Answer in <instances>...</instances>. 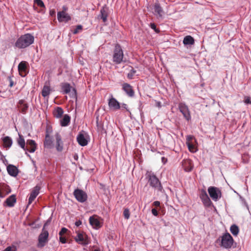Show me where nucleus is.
<instances>
[{
  "instance_id": "393cba45",
  "label": "nucleus",
  "mask_w": 251,
  "mask_h": 251,
  "mask_svg": "<svg viewBox=\"0 0 251 251\" xmlns=\"http://www.w3.org/2000/svg\"><path fill=\"white\" fill-rule=\"evenodd\" d=\"M16 202V197L14 195H12L8 197L5 201V203L9 207H12L14 205Z\"/></svg>"
},
{
  "instance_id": "3c124183",
  "label": "nucleus",
  "mask_w": 251,
  "mask_h": 251,
  "mask_svg": "<svg viewBox=\"0 0 251 251\" xmlns=\"http://www.w3.org/2000/svg\"><path fill=\"white\" fill-rule=\"evenodd\" d=\"M122 107L127 109V105L126 104H125V103L123 104L122 105Z\"/></svg>"
},
{
  "instance_id": "aec40b11",
  "label": "nucleus",
  "mask_w": 251,
  "mask_h": 251,
  "mask_svg": "<svg viewBox=\"0 0 251 251\" xmlns=\"http://www.w3.org/2000/svg\"><path fill=\"white\" fill-rule=\"evenodd\" d=\"M7 171L9 175L12 176H16L18 174L17 168L13 165H8Z\"/></svg>"
},
{
  "instance_id": "f03ea898",
  "label": "nucleus",
  "mask_w": 251,
  "mask_h": 251,
  "mask_svg": "<svg viewBox=\"0 0 251 251\" xmlns=\"http://www.w3.org/2000/svg\"><path fill=\"white\" fill-rule=\"evenodd\" d=\"M147 176L149 178L148 182L150 185L155 189L162 191L163 187L156 176L151 173H148L147 174Z\"/></svg>"
},
{
  "instance_id": "39448f33",
  "label": "nucleus",
  "mask_w": 251,
  "mask_h": 251,
  "mask_svg": "<svg viewBox=\"0 0 251 251\" xmlns=\"http://www.w3.org/2000/svg\"><path fill=\"white\" fill-rule=\"evenodd\" d=\"M233 239L229 233H226L223 235L221 239V246L226 249L230 248L233 244Z\"/></svg>"
},
{
  "instance_id": "5701e85b",
  "label": "nucleus",
  "mask_w": 251,
  "mask_h": 251,
  "mask_svg": "<svg viewBox=\"0 0 251 251\" xmlns=\"http://www.w3.org/2000/svg\"><path fill=\"white\" fill-rule=\"evenodd\" d=\"M123 89L125 92L127 94L128 96L129 97H132L134 95V91L132 89L131 86L127 83H125L123 85Z\"/></svg>"
},
{
  "instance_id": "0eeeda50",
  "label": "nucleus",
  "mask_w": 251,
  "mask_h": 251,
  "mask_svg": "<svg viewBox=\"0 0 251 251\" xmlns=\"http://www.w3.org/2000/svg\"><path fill=\"white\" fill-rule=\"evenodd\" d=\"M208 192L214 201H217L222 196L221 190L217 187L210 186L208 188Z\"/></svg>"
},
{
  "instance_id": "a18cd8bd",
  "label": "nucleus",
  "mask_w": 251,
  "mask_h": 251,
  "mask_svg": "<svg viewBox=\"0 0 251 251\" xmlns=\"http://www.w3.org/2000/svg\"><path fill=\"white\" fill-rule=\"evenodd\" d=\"M9 80L10 81L9 86L10 87H12L14 85V82L13 80H12L11 77L9 76L8 77Z\"/></svg>"
},
{
  "instance_id": "2eb2a0df",
  "label": "nucleus",
  "mask_w": 251,
  "mask_h": 251,
  "mask_svg": "<svg viewBox=\"0 0 251 251\" xmlns=\"http://www.w3.org/2000/svg\"><path fill=\"white\" fill-rule=\"evenodd\" d=\"M57 19L60 22H67L71 20V17L65 12L61 11L57 13Z\"/></svg>"
},
{
  "instance_id": "603ef678",
  "label": "nucleus",
  "mask_w": 251,
  "mask_h": 251,
  "mask_svg": "<svg viewBox=\"0 0 251 251\" xmlns=\"http://www.w3.org/2000/svg\"><path fill=\"white\" fill-rule=\"evenodd\" d=\"M4 197V195H3L2 194V193H1V192L0 191V198H3Z\"/></svg>"
},
{
  "instance_id": "37998d69",
  "label": "nucleus",
  "mask_w": 251,
  "mask_h": 251,
  "mask_svg": "<svg viewBox=\"0 0 251 251\" xmlns=\"http://www.w3.org/2000/svg\"><path fill=\"white\" fill-rule=\"evenodd\" d=\"M60 241L62 243H65L66 242V240L65 237L62 236H60Z\"/></svg>"
},
{
  "instance_id": "4468645a",
  "label": "nucleus",
  "mask_w": 251,
  "mask_h": 251,
  "mask_svg": "<svg viewBox=\"0 0 251 251\" xmlns=\"http://www.w3.org/2000/svg\"><path fill=\"white\" fill-rule=\"evenodd\" d=\"M55 148L59 152H61L63 150V143L62 141L61 137L58 133L55 134Z\"/></svg>"
},
{
  "instance_id": "4d7b16f0",
  "label": "nucleus",
  "mask_w": 251,
  "mask_h": 251,
  "mask_svg": "<svg viewBox=\"0 0 251 251\" xmlns=\"http://www.w3.org/2000/svg\"><path fill=\"white\" fill-rule=\"evenodd\" d=\"M76 158H78V156L75 157V159H76Z\"/></svg>"
},
{
  "instance_id": "6e6d98bb",
  "label": "nucleus",
  "mask_w": 251,
  "mask_h": 251,
  "mask_svg": "<svg viewBox=\"0 0 251 251\" xmlns=\"http://www.w3.org/2000/svg\"><path fill=\"white\" fill-rule=\"evenodd\" d=\"M76 158H78V156L75 157V159H76Z\"/></svg>"
},
{
  "instance_id": "2f4dec72",
  "label": "nucleus",
  "mask_w": 251,
  "mask_h": 251,
  "mask_svg": "<svg viewBox=\"0 0 251 251\" xmlns=\"http://www.w3.org/2000/svg\"><path fill=\"white\" fill-rule=\"evenodd\" d=\"M26 70V62L22 61L18 65V70L20 75L22 76L24 75L22 74L23 72H25Z\"/></svg>"
},
{
  "instance_id": "8fccbe9b",
  "label": "nucleus",
  "mask_w": 251,
  "mask_h": 251,
  "mask_svg": "<svg viewBox=\"0 0 251 251\" xmlns=\"http://www.w3.org/2000/svg\"><path fill=\"white\" fill-rule=\"evenodd\" d=\"M162 162L163 164H165L167 162V158H165L164 157H162Z\"/></svg>"
},
{
  "instance_id": "ddd939ff",
  "label": "nucleus",
  "mask_w": 251,
  "mask_h": 251,
  "mask_svg": "<svg viewBox=\"0 0 251 251\" xmlns=\"http://www.w3.org/2000/svg\"><path fill=\"white\" fill-rule=\"evenodd\" d=\"M75 240L76 242L80 244L84 245L89 243L87 236L84 234L78 233L75 237Z\"/></svg>"
},
{
  "instance_id": "f704fd0d",
  "label": "nucleus",
  "mask_w": 251,
  "mask_h": 251,
  "mask_svg": "<svg viewBox=\"0 0 251 251\" xmlns=\"http://www.w3.org/2000/svg\"><path fill=\"white\" fill-rule=\"evenodd\" d=\"M19 103L21 104V108L22 111L23 113L25 112L28 108L27 104L26 103H25L23 100H21L19 101Z\"/></svg>"
},
{
  "instance_id": "79ce46f5",
  "label": "nucleus",
  "mask_w": 251,
  "mask_h": 251,
  "mask_svg": "<svg viewBox=\"0 0 251 251\" xmlns=\"http://www.w3.org/2000/svg\"><path fill=\"white\" fill-rule=\"evenodd\" d=\"M67 231V229L65 227H63V228H62L61 230L60 231L59 234L60 236H62L65 233H66Z\"/></svg>"
},
{
  "instance_id": "a19ab883",
  "label": "nucleus",
  "mask_w": 251,
  "mask_h": 251,
  "mask_svg": "<svg viewBox=\"0 0 251 251\" xmlns=\"http://www.w3.org/2000/svg\"><path fill=\"white\" fill-rule=\"evenodd\" d=\"M135 72L136 71L135 70H134L133 69H131L130 72L127 75L128 78L129 79H132Z\"/></svg>"
},
{
  "instance_id": "6ab92c4d",
  "label": "nucleus",
  "mask_w": 251,
  "mask_h": 251,
  "mask_svg": "<svg viewBox=\"0 0 251 251\" xmlns=\"http://www.w3.org/2000/svg\"><path fill=\"white\" fill-rule=\"evenodd\" d=\"M108 105L109 107L113 110H117L120 108L119 102L113 98L109 99Z\"/></svg>"
},
{
  "instance_id": "473e14b6",
  "label": "nucleus",
  "mask_w": 251,
  "mask_h": 251,
  "mask_svg": "<svg viewBox=\"0 0 251 251\" xmlns=\"http://www.w3.org/2000/svg\"><path fill=\"white\" fill-rule=\"evenodd\" d=\"M183 43L184 45H193L194 43V40L191 36H187L184 37Z\"/></svg>"
},
{
  "instance_id": "c03bdc74",
  "label": "nucleus",
  "mask_w": 251,
  "mask_h": 251,
  "mask_svg": "<svg viewBox=\"0 0 251 251\" xmlns=\"http://www.w3.org/2000/svg\"><path fill=\"white\" fill-rule=\"evenodd\" d=\"M151 212L152 214L155 216H157L158 215V212L157 210L155 208L152 209Z\"/></svg>"
},
{
  "instance_id": "4be33fe9",
  "label": "nucleus",
  "mask_w": 251,
  "mask_h": 251,
  "mask_svg": "<svg viewBox=\"0 0 251 251\" xmlns=\"http://www.w3.org/2000/svg\"><path fill=\"white\" fill-rule=\"evenodd\" d=\"M154 14L158 17H162L164 12L160 4L158 3H155L154 6Z\"/></svg>"
},
{
  "instance_id": "bb28decb",
  "label": "nucleus",
  "mask_w": 251,
  "mask_h": 251,
  "mask_svg": "<svg viewBox=\"0 0 251 251\" xmlns=\"http://www.w3.org/2000/svg\"><path fill=\"white\" fill-rule=\"evenodd\" d=\"M63 113V109L60 107H57L54 110L53 114L55 118H60L62 116Z\"/></svg>"
},
{
  "instance_id": "f257e3e1",
  "label": "nucleus",
  "mask_w": 251,
  "mask_h": 251,
  "mask_svg": "<svg viewBox=\"0 0 251 251\" xmlns=\"http://www.w3.org/2000/svg\"><path fill=\"white\" fill-rule=\"evenodd\" d=\"M34 41V36L29 33L21 35L15 43L14 47L19 49H25L32 44Z\"/></svg>"
},
{
  "instance_id": "4c0bfd02",
  "label": "nucleus",
  "mask_w": 251,
  "mask_h": 251,
  "mask_svg": "<svg viewBox=\"0 0 251 251\" xmlns=\"http://www.w3.org/2000/svg\"><path fill=\"white\" fill-rule=\"evenodd\" d=\"M82 26L81 25H78L76 26V28L74 30V34H77L82 30Z\"/></svg>"
},
{
  "instance_id": "c756f323",
  "label": "nucleus",
  "mask_w": 251,
  "mask_h": 251,
  "mask_svg": "<svg viewBox=\"0 0 251 251\" xmlns=\"http://www.w3.org/2000/svg\"><path fill=\"white\" fill-rule=\"evenodd\" d=\"M107 16L106 10L104 7L100 9V13L99 16V18H100L103 22H105L107 21Z\"/></svg>"
},
{
  "instance_id": "5fc2aeb1",
  "label": "nucleus",
  "mask_w": 251,
  "mask_h": 251,
  "mask_svg": "<svg viewBox=\"0 0 251 251\" xmlns=\"http://www.w3.org/2000/svg\"><path fill=\"white\" fill-rule=\"evenodd\" d=\"M76 158H78V156L75 157V159H76Z\"/></svg>"
},
{
  "instance_id": "6e6552de",
  "label": "nucleus",
  "mask_w": 251,
  "mask_h": 251,
  "mask_svg": "<svg viewBox=\"0 0 251 251\" xmlns=\"http://www.w3.org/2000/svg\"><path fill=\"white\" fill-rule=\"evenodd\" d=\"M62 92L64 94H69L71 97L75 98L76 97V92L75 88L70 86L69 83H64L62 85Z\"/></svg>"
},
{
  "instance_id": "09e8293b",
  "label": "nucleus",
  "mask_w": 251,
  "mask_h": 251,
  "mask_svg": "<svg viewBox=\"0 0 251 251\" xmlns=\"http://www.w3.org/2000/svg\"><path fill=\"white\" fill-rule=\"evenodd\" d=\"M81 222L79 220V221H76L75 223V225L76 226H79L80 225H81Z\"/></svg>"
},
{
  "instance_id": "58836bf2",
  "label": "nucleus",
  "mask_w": 251,
  "mask_h": 251,
  "mask_svg": "<svg viewBox=\"0 0 251 251\" xmlns=\"http://www.w3.org/2000/svg\"><path fill=\"white\" fill-rule=\"evenodd\" d=\"M34 1L38 6L43 8L45 7V5L42 0H35Z\"/></svg>"
},
{
  "instance_id": "dca6fc26",
  "label": "nucleus",
  "mask_w": 251,
  "mask_h": 251,
  "mask_svg": "<svg viewBox=\"0 0 251 251\" xmlns=\"http://www.w3.org/2000/svg\"><path fill=\"white\" fill-rule=\"evenodd\" d=\"M77 141L78 144L81 146H85L88 144L87 135L80 133L77 136Z\"/></svg>"
},
{
  "instance_id": "9b49d317",
  "label": "nucleus",
  "mask_w": 251,
  "mask_h": 251,
  "mask_svg": "<svg viewBox=\"0 0 251 251\" xmlns=\"http://www.w3.org/2000/svg\"><path fill=\"white\" fill-rule=\"evenodd\" d=\"M200 198L204 206L209 207L212 205V203L205 190H201V191Z\"/></svg>"
},
{
  "instance_id": "a211bd4d",
  "label": "nucleus",
  "mask_w": 251,
  "mask_h": 251,
  "mask_svg": "<svg viewBox=\"0 0 251 251\" xmlns=\"http://www.w3.org/2000/svg\"><path fill=\"white\" fill-rule=\"evenodd\" d=\"M182 166L186 172H190L192 170L193 165L192 161L190 159H184L182 162Z\"/></svg>"
},
{
  "instance_id": "20e7f679",
  "label": "nucleus",
  "mask_w": 251,
  "mask_h": 251,
  "mask_svg": "<svg viewBox=\"0 0 251 251\" xmlns=\"http://www.w3.org/2000/svg\"><path fill=\"white\" fill-rule=\"evenodd\" d=\"M89 221L91 226L95 229L100 228L103 225V220L97 215L90 217Z\"/></svg>"
},
{
  "instance_id": "1a4fd4ad",
  "label": "nucleus",
  "mask_w": 251,
  "mask_h": 251,
  "mask_svg": "<svg viewBox=\"0 0 251 251\" xmlns=\"http://www.w3.org/2000/svg\"><path fill=\"white\" fill-rule=\"evenodd\" d=\"M74 195L76 200L80 202H84L87 199V194L81 189H75L74 192Z\"/></svg>"
},
{
  "instance_id": "9d476101",
  "label": "nucleus",
  "mask_w": 251,
  "mask_h": 251,
  "mask_svg": "<svg viewBox=\"0 0 251 251\" xmlns=\"http://www.w3.org/2000/svg\"><path fill=\"white\" fill-rule=\"evenodd\" d=\"M178 108L180 112L183 114L184 117L187 121L191 119L190 112L188 106L185 103L180 102L178 104Z\"/></svg>"
},
{
  "instance_id": "ea45409f",
  "label": "nucleus",
  "mask_w": 251,
  "mask_h": 251,
  "mask_svg": "<svg viewBox=\"0 0 251 251\" xmlns=\"http://www.w3.org/2000/svg\"><path fill=\"white\" fill-rule=\"evenodd\" d=\"M244 102L246 104H251V99L250 97L245 96L244 97Z\"/></svg>"
},
{
  "instance_id": "f8f14e48",
  "label": "nucleus",
  "mask_w": 251,
  "mask_h": 251,
  "mask_svg": "<svg viewBox=\"0 0 251 251\" xmlns=\"http://www.w3.org/2000/svg\"><path fill=\"white\" fill-rule=\"evenodd\" d=\"M49 233L48 231L43 229L42 233L40 234L38 238V247H43L47 242Z\"/></svg>"
},
{
  "instance_id": "b1692460",
  "label": "nucleus",
  "mask_w": 251,
  "mask_h": 251,
  "mask_svg": "<svg viewBox=\"0 0 251 251\" xmlns=\"http://www.w3.org/2000/svg\"><path fill=\"white\" fill-rule=\"evenodd\" d=\"M71 118L67 115L65 114L63 116V118L60 120V123L62 126H66L69 125L70 123Z\"/></svg>"
},
{
  "instance_id": "49530a36",
  "label": "nucleus",
  "mask_w": 251,
  "mask_h": 251,
  "mask_svg": "<svg viewBox=\"0 0 251 251\" xmlns=\"http://www.w3.org/2000/svg\"><path fill=\"white\" fill-rule=\"evenodd\" d=\"M151 27L154 29L155 30V31L156 32H158V31L157 30L156 28V25L154 24H151Z\"/></svg>"
},
{
  "instance_id": "72a5a7b5",
  "label": "nucleus",
  "mask_w": 251,
  "mask_h": 251,
  "mask_svg": "<svg viewBox=\"0 0 251 251\" xmlns=\"http://www.w3.org/2000/svg\"><path fill=\"white\" fill-rule=\"evenodd\" d=\"M230 230L231 233L235 236H236L238 235L239 233V228L238 227L235 225H232L230 228Z\"/></svg>"
},
{
  "instance_id": "412c9836",
  "label": "nucleus",
  "mask_w": 251,
  "mask_h": 251,
  "mask_svg": "<svg viewBox=\"0 0 251 251\" xmlns=\"http://www.w3.org/2000/svg\"><path fill=\"white\" fill-rule=\"evenodd\" d=\"M19 138L17 140L18 145L25 151V154L28 156L30 157V155L27 152V149L25 147V141L23 137L20 134H19Z\"/></svg>"
},
{
  "instance_id": "c85d7f7f",
  "label": "nucleus",
  "mask_w": 251,
  "mask_h": 251,
  "mask_svg": "<svg viewBox=\"0 0 251 251\" xmlns=\"http://www.w3.org/2000/svg\"><path fill=\"white\" fill-rule=\"evenodd\" d=\"M4 146L6 148H10L12 144V140L9 136H6L2 139Z\"/></svg>"
},
{
  "instance_id": "7ed1b4c3",
  "label": "nucleus",
  "mask_w": 251,
  "mask_h": 251,
  "mask_svg": "<svg viewBox=\"0 0 251 251\" xmlns=\"http://www.w3.org/2000/svg\"><path fill=\"white\" fill-rule=\"evenodd\" d=\"M124 58L123 51L120 45H117L115 46L113 55V61L116 64H119L122 63Z\"/></svg>"
},
{
  "instance_id": "864d4df0",
  "label": "nucleus",
  "mask_w": 251,
  "mask_h": 251,
  "mask_svg": "<svg viewBox=\"0 0 251 251\" xmlns=\"http://www.w3.org/2000/svg\"><path fill=\"white\" fill-rule=\"evenodd\" d=\"M93 251H99L98 249H95Z\"/></svg>"
},
{
  "instance_id": "c9c22d12",
  "label": "nucleus",
  "mask_w": 251,
  "mask_h": 251,
  "mask_svg": "<svg viewBox=\"0 0 251 251\" xmlns=\"http://www.w3.org/2000/svg\"><path fill=\"white\" fill-rule=\"evenodd\" d=\"M3 251H17V248L15 246H9L7 247Z\"/></svg>"
},
{
  "instance_id": "7c9ffc66",
  "label": "nucleus",
  "mask_w": 251,
  "mask_h": 251,
  "mask_svg": "<svg viewBox=\"0 0 251 251\" xmlns=\"http://www.w3.org/2000/svg\"><path fill=\"white\" fill-rule=\"evenodd\" d=\"M50 91H51V90H50V87L47 84L45 85V86L43 87V88L42 91V96L44 98L48 97L49 96V95L50 94Z\"/></svg>"
},
{
  "instance_id": "cd10ccee",
  "label": "nucleus",
  "mask_w": 251,
  "mask_h": 251,
  "mask_svg": "<svg viewBox=\"0 0 251 251\" xmlns=\"http://www.w3.org/2000/svg\"><path fill=\"white\" fill-rule=\"evenodd\" d=\"M52 141L48 134H47L44 141V146L46 148L50 149L52 147Z\"/></svg>"
},
{
  "instance_id": "f3484780",
  "label": "nucleus",
  "mask_w": 251,
  "mask_h": 251,
  "mask_svg": "<svg viewBox=\"0 0 251 251\" xmlns=\"http://www.w3.org/2000/svg\"><path fill=\"white\" fill-rule=\"evenodd\" d=\"M40 187L36 186L31 191L28 199V204H31L39 193Z\"/></svg>"
},
{
  "instance_id": "de8ad7c7",
  "label": "nucleus",
  "mask_w": 251,
  "mask_h": 251,
  "mask_svg": "<svg viewBox=\"0 0 251 251\" xmlns=\"http://www.w3.org/2000/svg\"><path fill=\"white\" fill-rule=\"evenodd\" d=\"M153 204L155 206H159L160 204V203L159 201H155Z\"/></svg>"
},
{
  "instance_id": "e433bc0d",
  "label": "nucleus",
  "mask_w": 251,
  "mask_h": 251,
  "mask_svg": "<svg viewBox=\"0 0 251 251\" xmlns=\"http://www.w3.org/2000/svg\"><path fill=\"white\" fill-rule=\"evenodd\" d=\"M124 216L126 219H128L130 216V212L128 209H125L124 211Z\"/></svg>"
},
{
  "instance_id": "a878e982",
  "label": "nucleus",
  "mask_w": 251,
  "mask_h": 251,
  "mask_svg": "<svg viewBox=\"0 0 251 251\" xmlns=\"http://www.w3.org/2000/svg\"><path fill=\"white\" fill-rule=\"evenodd\" d=\"M26 144L27 145L30 146V149L27 151H28L30 152H34L36 149V144L34 140H27L26 141Z\"/></svg>"
},
{
  "instance_id": "423d86ee",
  "label": "nucleus",
  "mask_w": 251,
  "mask_h": 251,
  "mask_svg": "<svg viewBox=\"0 0 251 251\" xmlns=\"http://www.w3.org/2000/svg\"><path fill=\"white\" fill-rule=\"evenodd\" d=\"M186 144L190 151L191 152H196L197 151L196 146L197 141L192 135H187L186 137Z\"/></svg>"
}]
</instances>
